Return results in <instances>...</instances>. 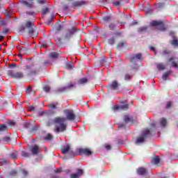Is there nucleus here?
<instances>
[{"mask_svg": "<svg viewBox=\"0 0 178 178\" xmlns=\"http://www.w3.org/2000/svg\"><path fill=\"white\" fill-rule=\"evenodd\" d=\"M65 113L66 118L57 116L54 118V131L56 134L66 131V129H67V125L65 124L66 120H70V122H74V120H76V114H74V111L73 110H65Z\"/></svg>", "mask_w": 178, "mask_h": 178, "instance_id": "f257e3e1", "label": "nucleus"}, {"mask_svg": "<svg viewBox=\"0 0 178 178\" xmlns=\"http://www.w3.org/2000/svg\"><path fill=\"white\" fill-rule=\"evenodd\" d=\"M77 33V28L75 26H72L71 29H67L65 30V33L63 34L62 37H57L56 38V42L59 45H62L64 42L67 41H70V38H72L74 34Z\"/></svg>", "mask_w": 178, "mask_h": 178, "instance_id": "f03ea898", "label": "nucleus"}, {"mask_svg": "<svg viewBox=\"0 0 178 178\" xmlns=\"http://www.w3.org/2000/svg\"><path fill=\"white\" fill-rule=\"evenodd\" d=\"M25 26L28 28V33L31 37H37V33L34 29H35V26H34V23L31 21H27L25 24Z\"/></svg>", "mask_w": 178, "mask_h": 178, "instance_id": "7ed1b4c3", "label": "nucleus"}, {"mask_svg": "<svg viewBox=\"0 0 178 178\" xmlns=\"http://www.w3.org/2000/svg\"><path fill=\"white\" fill-rule=\"evenodd\" d=\"M151 137V131L149 129H147L143 134L142 136H140L136 139V144H141L145 141V138Z\"/></svg>", "mask_w": 178, "mask_h": 178, "instance_id": "20e7f679", "label": "nucleus"}, {"mask_svg": "<svg viewBox=\"0 0 178 178\" xmlns=\"http://www.w3.org/2000/svg\"><path fill=\"white\" fill-rule=\"evenodd\" d=\"M150 26L152 27H158V30L160 31H166V27H165V24L162 21H152L150 22Z\"/></svg>", "mask_w": 178, "mask_h": 178, "instance_id": "39448f33", "label": "nucleus"}, {"mask_svg": "<svg viewBox=\"0 0 178 178\" xmlns=\"http://www.w3.org/2000/svg\"><path fill=\"white\" fill-rule=\"evenodd\" d=\"M87 3H88V2L84 0L74 1L71 4V8H72V9H79V8H84L86 5H87Z\"/></svg>", "mask_w": 178, "mask_h": 178, "instance_id": "423d86ee", "label": "nucleus"}, {"mask_svg": "<svg viewBox=\"0 0 178 178\" xmlns=\"http://www.w3.org/2000/svg\"><path fill=\"white\" fill-rule=\"evenodd\" d=\"M76 152H78L79 155H85V156H90V155H92V150L90 149V148H79L76 149Z\"/></svg>", "mask_w": 178, "mask_h": 178, "instance_id": "0eeeda50", "label": "nucleus"}, {"mask_svg": "<svg viewBox=\"0 0 178 178\" xmlns=\"http://www.w3.org/2000/svg\"><path fill=\"white\" fill-rule=\"evenodd\" d=\"M128 123H131L133 124L134 123V119H133V117H130L129 115H124V122L119 124L118 127L120 129L123 127H126V124H128Z\"/></svg>", "mask_w": 178, "mask_h": 178, "instance_id": "6e6552de", "label": "nucleus"}, {"mask_svg": "<svg viewBox=\"0 0 178 178\" xmlns=\"http://www.w3.org/2000/svg\"><path fill=\"white\" fill-rule=\"evenodd\" d=\"M26 70L29 76H35L37 74V70L34 67V64L26 65Z\"/></svg>", "mask_w": 178, "mask_h": 178, "instance_id": "1a4fd4ad", "label": "nucleus"}, {"mask_svg": "<svg viewBox=\"0 0 178 178\" xmlns=\"http://www.w3.org/2000/svg\"><path fill=\"white\" fill-rule=\"evenodd\" d=\"M8 74L9 76H10V77H13V79H23V77H24V74L22 72H18L14 73L13 71L9 70L8 72Z\"/></svg>", "mask_w": 178, "mask_h": 178, "instance_id": "9d476101", "label": "nucleus"}, {"mask_svg": "<svg viewBox=\"0 0 178 178\" xmlns=\"http://www.w3.org/2000/svg\"><path fill=\"white\" fill-rule=\"evenodd\" d=\"M143 58V54L141 53H138L137 54H133L130 56V62L131 63H137L139 60H141Z\"/></svg>", "mask_w": 178, "mask_h": 178, "instance_id": "9b49d317", "label": "nucleus"}, {"mask_svg": "<svg viewBox=\"0 0 178 178\" xmlns=\"http://www.w3.org/2000/svg\"><path fill=\"white\" fill-rule=\"evenodd\" d=\"M119 87H120V83L116 80L113 81L111 84H110L108 87L107 89L108 90H112L115 91L116 90L119 89Z\"/></svg>", "mask_w": 178, "mask_h": 178, "instance_id": "f8f14e48", "label": "nucleus"}, {"mask_svg": "<svg viewBox=\"0 0 178 178\" xmlns=\"http://www.w3.org/2000/svg\"><path fill=\"white\" fill-rule=\"evenodd\" d=\"M136 173L139 176H145L148 173V170L144 167H140L136 170Z\"/></svg>", "mask_w": 178, "mask_h": 178, "instance_id": "ddd939ff", "label": "nucleus"}, {"mask_svg": "<svg viewBox=\"0 0 178 178\" xmlns=\"http://www.w3.org/2000/svg\"><path fill=\"white\" fill-rule=\"evenodd\" d=\"M84 175V171L82 169H79L76 173L71 174V178H80Z\"/></svg>", "mask_w": 178, "mask_h": 178, "instance_id": "4468645a", "label": "nucleus"}, {"mask_svg": "<svg viewBox=\"0 0 178 178\" xmlns=\"http://www.w3.org/2000/svg\"><path fill=\"white\" fill-rule=\"evenodd\" d=\"M168 62H170V63H171L172 67H175V69L178 68V61H177V63L176 62V58H175V56H171L168 59Z\"/></svg>", "mask_w": 178, "mask_h": 178, "instance_id": "2eb2a0df", "label": "nucleus"}, {"mask_svg": "<svg viewBox=\"0 0 178 178\" xmlns=\"http://www.w3.org/2000/svg\"><path fill=\"white\" fill-rule=\"evenodd\" d=\"M17 49L19 51L20 54L29 55V49H27V47L17 46Z\"/></svg>", "mask_w": 178, "mask_h": 178, "instance_id": "dca6fc26", "label": "nucleus"}, {"mask_svg": "<svg viewBox=\"0 0 178 178\" xmlns=\"http://www.w3.org/2000/svg\"><path fill=\"white\" fill-rule=\"evenodd\" d=\"M160 163H161V158H159V156H154L152 159V163H153L154 165H156L158 166Z\"/></svg>", "mask_w": 178, "mask_h": 178, "instance_id": "f3484780", "label": "nucleus"}, {"mask_svg": "<svg viewBox=\"0 0 178 178\" xmlns=\"http://www.w3.org/2000/svg\"><path fill=\"white\" fill-rule=\"evenodd\" d=\"M34 0H29V1H23L22 3L23 5H24L25 6H27V8H34V2H33Z\"/></svg>", "mask_w": 178, "mask_h": 178, "instance_id": "a211bd4d", "label": "nucleus"}, {"mask_svg": "<svg viewBox=\"0 0 178 178\" xmlns=\"http://www.w3.org/2000/svg\"><path fill=\"white\" fill-rule=\"evenodd\" d=\"M31 152L33 155H37L40 152V147L35 145L31 148Z\"/></svg>", "mask_w": 178, "mask_h": 178, "instance_id": "6ab92c4d", "label": "nucleus"}, {"mask_svg": "<svg viewBox=\"0 0 178 178\" xmlns=\"http://www.w3.org/2000/svg\"><path fill=\"white\" fill-rule=\"evenodd\" d=\"M70 150V145H67L65 146H63L61 149L62 154H68L69 151Z\"/></svg>", "mask_w": 178, "mask_h": 178, "instance_id": "aec40b11", "label": "nucleus"}, {"mask_svg": "<svg viewBox=\"0 0 178 178\" xmlns=\"http://www.w3.org/2000/svg\"><path fill=\"white\" fill-rule=\"evenodd\" d=\"M159 123L161 127H166V124H168V120L165 118H161L159 120Z\"/></svg>", "mask_w": 178, "mask_h": 178, "instance_id": "412c9836", "label": "nucleus"}, {"mask_svg": "<svg viewBox=\"0 0 178 178\" xmlns=\"http://www.w3.org/2000/svg\"><path fill=\"white\" fill-rule=\"evenodd\" d=\"M147 30H148V26H141L138 29V33L143 34V33H145Z\"/></svg>", "mask_w": 178, "mask_h": 178, "instance_id": "4be33fe9", "label": "nucleus"}, {"mask_svg": "<svg viewBox=\"0 0 178 178\" xmlns=\"http://www.w3.org/2000/svg\"><path fill=\"white\" fill-rule=\"evenodd\" d=\"M52 65V63L49 60H45L42 63V67H47V66H49Z\"/></svg>", "mask_w": 178, "mask_h": 178, "instance_id": "5701e85b", "label": "nucleus"}, {"mask_svg": "<svg viewBox=\"0 0 178 178\" xmlns=\"http://www.w3.org/2000/svg\"><path fill=\"white\" fill-rule=\"evenodd\" d=\"M68 155L70 156V158H73V156H76V155H79V152H74L72 148L70 149V151H68Z\"/></svg>", "mask_w": 178, "mask_h": 178, "instance_id": "b1692460", "label": "nucleus"}, {"mask_svg": "<svg viewBox=\"0 0 178 178\" xmlns=\"http://www.w3.org/2000/svg\"><path fill=\"white\" fill-rule=\"evenodd\" d=\"M1 141L2 143H5L6 144H8V143H10V137L4 136V137L1 138Z\"/></svg>", "mask_w": 178, "mask_h": 178, "instance_id": "393cba45", "label": "nucleus"}, {"mask_svg": "<svg viewBox=\"0 0 178 178\" xmlns=\"http://www.w3.org/2000/svg\"><path fill=\"white\" fill-rule=\"evenodd\" d=\"M26 15H27L28 16H32V17H35L37 16V13H35V11H26Z\"/></svg>", "mask_w": 178, "mask_h": 178, "instance_id": "a878e982", "label": "nucleus"}, {"mask_svg": "<svg viewBox=\"0 0 178 178\" xmlns=\"http://www.w3.org/2000/svg\"><path fill=\"white\" fill-rule=\"evenodd\" d=\"M170 73H172V71H168L167 72H164L162 76L163 80H168V77H169V75L170 74Z\"/></svg>", "mask_w": 178, "mask_h": 178, "instance_id": "bb28decb", "label": "nucleus"}, {"mask_svg": "<svg viewBox=\"0 0 178 178\" xmlns=\"http://www.w3.org/2000/svg\"><path fill=\"white\" fill-rule=\"evenodd\" d=\"M156 67H157L158 70H159V71L165 70V65H163V63L157 64Z\"/></svg>", "mask_w": 178, "mask_h": 178, "instance_id": "cd10ccee", "label": "nucleus"}, {"mask_svg": "<svg viewBox=\"0 0 178 178\" xmlns=\"http://www.w3.org/2000/svg\"><path fill=\"white\" fill-rule=\"evenodd\" d=\"M50 56L51 58H53V59H58L59 54L57 52H51Z\"/></svg>", "mask_w": 178, "mask_h": 178, "instance_id": "c85d7f7f", "label": "nucleus"}, {"mask_svg": "<svg viewBox=\"0 0 178 178\" xmlns=\"http://www.w3.org/2000/svg\"><path fill=\"white\" fill-rule=\"evenodd\" d=\"M0 131H8V126L0 124Z\"/></svg>", "mask_w": 178, "mask_h": 178, "instance_id": "c756f323", "label": "nucleus"}, {"mask_svg": "<svg viewBox=\"0 0 178 178\" xmlns=\"http://www.w3.org/2000/svg\"><path fill=\"white\" fill-rule=\"evenodd\" d=\"M111 19H112V17H111L110 15L105 16L102 18L103 22H111Z\"/></svg>", "mask_w": 178, "mask_h": 178, "instance_id": "7c9ffc66", "label": "nucleus"}, {"mask_svg": "<svg viewBox=\"0 0 178 178\" xmlns=\"http://www.w3.org/2000/svg\"><path fill=\"white\" fill-rule=\"evenodd\" d=\"M132 77H133V75H130L129 74H126L124 75V80H125V81H130V80H131Z\"/></svg>", "mask_w": 178, "mask_h": 178, "instance_id": "2f4dec72", "label": "nucleus"}, {"mask_svg": "<svg viewBox=\"0 0 178 178\" xmlns=\"http://www.w3.org/2000/svg\"><path fill=\"white\" fill-rule=\"evenodd\" d=\"M88 79L87 78H82L79 81V84H86L88 83Z\"/></svg>", "mask_w": 178, "mask_h": 178, "instance_id": "473e14b6", "label": "nucleus"}, {"mask_svg": "<svg viewBox=\"0 0 178 178\" xmlns=\"http://www.w3.org/2000/svg\"><path fill=\"white\" fill-rule=\"evenodd\" d=\"M108 42L110 45H113L115 42V37L111 38L108 40Z\"/></svg>", "mask_w": 178, "mask_h": 178, "instance_id": "72a5a7b5", "label": "nucleus"}, {"mask_svg": "<svg viewBox=\"0 0 178 178\" xmlns=\"http://www.w3.org/2000/svg\"><path fill=\"white\" fill-rule=\"evenodd\" d=\"M63 29V26H62V25L60 24H58L56 26V33H59L60 31H62Z\"/></svg>", "mask_w": 178, "mask_h": 178, "instance_id": "f704fd0d", "label": "nucleus"}, {"mask_svg": "<svg viewBox=\"0 0 178 178\" xmlns=\"http://www.w3.org/2000/svg\"><path fill=\"white\" fill-rule=\"evenodd\" d=\"M67 90V88L66 86L62 87V88H59L57 90V92H65V91H66Z\"/></svg>", "mask_w": 178, "mask_h": 178, "instance_id": "c9c22d12", "label": "nucleus"}, {"mask_svg": "<svg viewBox=\"0 0 178 178\" xmlns=\"http://www.w3.org/2000/svg\"><path fill=\"white\" fill-rule=\"evenodd\" d=\"M126 42H120L118 45H117V48H123V47H124V45H126Z\"/></svg>", "mask_w": 178, "mask_h": 178, "instance_id": "e433bc0d", "label": "nucleus"}, {"mask_svg": "<svg viewBox=\"0 0 178 178\" xmlns=\"http://www.w3.org/2000/svg\"><path fill=\"white\" fill-rule=\"evenodd\" d=\"M56 105H58V103H56V104H49V109H51V111H54V109H56Z\"/></svg>", "mask_w": 178, "mask_h": 178, "instance_id": "4c0bfd02", "label": "nucleus"}, {"mask_svg": "<svg viewBox=\"0 0 178 178\" xmlns=\"http://www.w3.org/2000/svg\"><path fill=\"white\" fill-rule=\"evenodd\" d=\"M116 27V25L113 23H111L108 25V29L109 30H111L112 31H113L115 30V28Z\"/></svg>", "mask_w": 178, "mask_h": 178, "instance_id": "58836bf2", "label": "nucleus"}, {"mask_svg": "<svg viewBox=\"0 0 178 178\" xmlns=\"http://www.w3.org/2000/svg\"><path fill=\"white\" fill-rule=\"evenodd\" d=\"M120 109H122V111H124V109H129V104H125L120 106Z\"/></svg>", "mask_w": 178, "mask_h": 178, "instance_id": "ea45409f", "label": "nucleus"}, {"mask_svg": "<svg viewBox=\"0 0 178 178\" xmlns=\"http://www.w3.org/2000/svg\"><path fill=\"white\" fill-rule=\"evenodd\" d=\"M53 123L55 124V122H54V119H53V120H49L46 122V126H47V127H50V126H51Z\"/></svg>", "mask_w": 178, "mask_h": 178, "instance_id": "a19ab883", "label": "nucleus"}, {"mask_svg": "<svg viewBox=\"0 0 178 178\" xmlns=\"http://www.w3.org/2000/svg\"><path fill=\"white\" fill-rule=\"evenodd\" d=\"M22 156H24V158H29V156H30V154H29L26 152H22Z\"/></svg>", "mask_w": 178, "mask_h": 178, "instance_id": "79ce46f5", "label": "nucleus"}, {"mask_svg": "<svg viewBox=\"0 0 178 178\" xmlns=\"http://www.w3.org/2000/svg\"><path fill=\"white\" fill-rule=\"evenodd\" d=\"M172 45H173L174 47H178V40L175 39L172 41L171 42Z\"/></svg>", "mask_w": 178, "mask_h": 178, "instance_id": "37998d69", "label": "nucleus"}, {"mask_svg": "<svg viewBox=\"0 0 178 178\" xmlns=\"http://www.w3.org/2000/svg\"><path fill=\"white\" fill-rule=\"evenodd\" d=\"M43 90L45 91V92H49L51 91V88L48 86H44Z\"/></svg>", "mask_w": 178, "mask_h": 178, "instance_id": "c03bdc74", "label": "nucleus"}, {"mask_svg": "<svg viewBox=\"0 0 178 178\" xmlns=\"http://www.w3.org/2000/svg\"><path fill=\"white\" fill-rule=\"evenodd\" d=\"M10 158H12V159H16V158H17V154L15 152H13L10 154Z\"/></svg>", "mask_w": 178, "mask_h": 178, "instance_id": "a18cd8bd", "label": "nucleus"}, {"mask_svg": "<svg viewBox=\"0 0 178 178\" xmlns=\"http://www.w3.org/2000/svg\"><path fill=\"white\" fill-rule=\"evenodd\" d=\"M49 12V8H48L42 9V13H43V15H46V13H48Z\"/></svg>", "mask_w": 178, "mask_h": 178, "instance_id": "49530a36", "label": "nucleus"}, {"mask_svg": "<svg viewBox=\"0 0 178 178\" xmlns=\"http://www.w3.org/2000/svg\"><path fill=\"white\" fill-rule=\"evenodd\" d=\"M10 176H16L17 175V170H13L10 172Z\"/></svg>", "mask_w": 178, "mask_h": 178, "instance_id": "de8ad7c7", "label": "nucleus"}, {"mask_svg": "<svg viewBox=\"0 0 178 178\" xmlns=\"http://www.w3.org/2000/svg\"><path fill=\"white\" fill-rule=\"evenodd\" d=\"M52 138H53V136H52V135H51L50 134H48L46 136H45V138H44V140H52Z\"/></svg>", "mask_w": 178, "mask_h": 178, "instance_id": "09e8293b", "label": "nucleus"}, {"mask_svg": "<svg viewBox=\"0 0 178 178\" xmlns=\"http://www.w3.org/2000/svg\"><path fill=\"white\" fill-rule=\"evenodd\" d=\"M0 162L1 163H3V165H6V163H8V160L6 159H1Z\"/></svg>", "mask_w": 178, "mask_h": 178, "instance_id": "8fccbe9b", "label": "nucleus"}, {"mask_svg": "<svg viewBox=\"0 0 178 178\" xmlns=\"http://www.w3.org/2000/svg\"><path fill=\"white\" fill-rule=\"evenodd\" d=\"M8 126H15L16 122H15V121H13V120H9L8 122Z\"/></svg>", "mask_w": 178, "mask_h": 178, "instance_id": "3c124183", "label": "nucleus"}, {"mask_svg": "<svg viewBox=\"0 0 178 178\" xmlns=\"http://www.w3.org/2000/svg\"><path fill=\"white\" fill-rule=\"evenodd\" d=\"M22 176H23L24 177H26L29 176V171H27V170H23V171H22Z\"/></svg>", "mask_w": 178, "mask_h": 178, "instance_id": "603ef678", "label": "nucleus"}, {"mask_svg": "<svg viewBox=\"0 0 178 178\" xmlns=\"http://www.w3.org/2000/svg\"><path fill=\"white\" fill-rule=\"evenodd\" d=\"M13 11L12 10H8V13H5L6 16H7V17H10V15H12Z\"/></svg>", "mask_w": 178, "mask_h": 178, "instance_id": "864d4df0", "label": "nucleus"}, {"mask_svg": "<svg viewBox=\"0 0 178 178\" xmlns=\"http://www.w3.org/2000/svg\"><path fill=\"white\" fill-rule=\"evenodd\" d=\"M73 87H74V84H73V83H70L68 84L67 86H66L67 90V88H73Z\"/></svg>", "mask_w": 178, "mask_h": 178, "instance_id": "5fc2aeb1", "label": "nucleus"}, {"mask_svg": "<svg viewBox=\"0 0 178 178\" xmlns=\"http://www.w3.org/2000/svg\"><path fill=\"white\" fill-rule=\"evenodd\" d=\"M113 111H118V109H120V106L115 105L113 107Z\"/></svg>", "mask_w": 178, "mask_h": 178, "instance_id": "6e6d98bb", "label": "nucleus"}, {"mask_svg": "<svg viewBox=\"0 0 178 178\" xmlns=\"http://www.w3.org/2000/svg\"><path fill=\"white\" fill-rule=\"evenodd\" d=\"M113 6H119L120 5V1H114L113 2Z\"/></svg>", "mask_w": 178, "mask_h": 178, "instance_id": "4d7b16f0", "label": "nucleus"}, {"mask_svg": "<svg viewBox=\"0 0 178 178\" xmlns=\"http://www.w3.org/2000/svg\"><path fill=\"white\" fill-rule=\"evenodd\" d=\"M16 66H17L16 63H12V64H10L9 67H10V69H13L16 67Z\"/></svg>", "mask_w": 178, "mask_h": 178, "instance_id": "13d9d810", "label": "nucleus"}, {"mask_svg": "<svg viewBox=\"0 0 178 178\" xmlns=\"http://www.w3.org/2000/svg\"><path fill=\"white\" fill-rule=\"evenodd\" d=\"M163 54L164 55H169V54H170V51H168V50H164V51H163Z\"/></svg>", "mask_w": 178, "mask_h": 178, "instance_id": "bf43d9fd", "label": "nucleus"}, {"mask_svg": "<svg viewBox=\"0 0 178 178\" xmlns=\"http://www.w3.org/2000/svg\"><path fill=\"white\" fill-rule=\"evenodd\" d=\"M172 106V102H168L166 105V108H169Z\"/></svg>", "mask_w": 178, "mask_h": 178, "instance_id": "052dcab7", "label": "nucleus"}, {"mask_svg": "<svg viewBox=\"0 0 178 178\" xmlns=\"http://www.w3.org/2000/svg\"><path fill=\"white\" fill-rule=\"evenodd\" d=\"M33 111H35V108L33 106H30L29 112H33Z\"/></svg>", "mask_w": 178, "mask_h": 178, "instance_id": "680f3d73", "label": "nucleus"}, {"mask_svg": "<svg viewBox=\"0 0 178 178\" xmlns=\"http://www.w3.org/2000/svg\"><path fill=\"white\" fill-rule=\"evenodd\" d=\"M8 33H9V29H5L4 30H3V34H8Z\"/></svg>", "mask_w": 178, "mask_h": 178, "instance_id": "e2e57ef3", "label": "nucleus"}, {"mask_svg": "<svg viewBox=\"0 0 178 178\" xmlns=\"http://www.w3.org/2000/svg\"><path fill=\"white\" fill-rule=\"evenodd\" d=\"M63 10H67V9H69V6H67V5L65 4L63 6Z\"/></svg>", "mask_w": 178, "mask_h": 178, "instance_id": "0e129e2a", "label": "nucleus"}, {"mask_svg": "<svg viewBox=\"0 0 178 178\" xmlns=\"http://www.w3.org/2000/svg\"><path fill=\"white\" fill-rule=\"evenodd\" d=\"M38 3H45V0H38Z\"/></svg>", "mask_w": 178, "mask_h": 178, "instance_id": "69168bd1", "label": "nucleus"}, {"mask_svg": "<svg viewBox=\"0 0 178 178\" xmlns=\"http://www.w3.org/2000/svg\"><path fill=\"white\" fill-rule=\"evenodd\" d=\"M66 67H67V69H72V65H70V64H67V65H66Z\"/></svg>", "mask_w": 178, "mask_h": 178, "instance_id": "338daca9", "label": "nucleus"}, {"mask_svg": "<svg viewBox=\"0 0 178 178\" xmlns=\"http://www.w3.org/2000/svg\"><path fill=\"white\" fill-rule=\"evenodd\" d=\"M106 149H111V147L110 145H107L105 146Z\"/></svg>", "mask_w": 178, "mask_h": 178, "instance_id": "774afa93", "label": "nucleus"}]
</instances>
